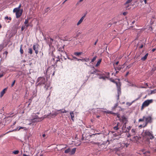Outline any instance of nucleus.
I'll use <instances>...</instances> for the list:
<instances>
[{"label":"nucleus","mask_w":156,"mask_h":156,"mask_svg":"<svg viewBox=\"0 0 156 156\" xmlns=\"http://www.w3.org/2000/svg\"><path fill=\"white\" fill-rule=\"evenodd\" d=\"M127 123V122H126L124 123L123 124V126L122 127V130L123 131H125V130L126 128V124Z\"/></svg>","instance_id":"obj_28"},{"label":"nucleus","mask_w":156,"mask_h":156,"mask_svg":"<svg viewBox=\"0 0 156 156\" xmlns=\"http://www.w3.org/2000/svg\"><path fill=\"white\" fill-rule=\"evenodd\" d=\"M113 129L115 130H117L119 129V128L118 127V126H116L114 127Z\"/></svg>","instance_id":"obj_59"},{"label":"nucleus","mask_w":156,"mask_h":156,"mask_svg":"<svg viewBox=\"0 0 156 156\" xmlns=\"http://www.w3.org/2000/svg\"><path fill=\"white\" fill-rule=\"evenodd\" d=\"M4 48V46L3 45L0 44V50H1Z\"/></svg>","instance_id":"obj_58"},{"label":"nucleus","mask_w":156,"mask_h":156,"mask_svg":"<svg viewBox=\"0 0 156 156\" xmlns=\"http://www.w3.org/2000/svg\"><path fill=\"white\" fill-rule=\"evenodd\" d=\"M32 136V135L30 133H29V134L27 136V138L28 140H29V138L30 137Z\"/></svg>","instance_id":"obj_56"},{"label":"nucleus","mask_w":156,"mask_h":156,"mask_svg":"<svg viewBox=\"0 0 156 156\" xmlns=\"http://www.w3.org/2000/svg\"><path fill=\"white\" fill-rule=\"evenodd\" d=\"M131 128V126H129L128 127H127L126 128V130L125 131H123L122 132H129L130 130V129Z\"/></svg>","instance_id":"obj_32"},{"label":"nucleus","mask_w":156,"mask_h":156,"mask_svg":"<svg viewBox=\"0 0 156 156\" xmlns=\"http://www.w3.org/2000/svg\"><path fill=\"white\" fill-rule=\"evenodd\" d=\"M73 58L76 59L78 61H82V60H81V59L77 58V57H76L75 56H73Z\"/></svg>","instance_id":"obj_45"},{"label":"nucleus","mask_w":156,"mask_h":156,"mask_svg":"<svg viewBox=\"0 0 156 156\" xmlns=\"http://www.w3.org/2000/svg\"><path fill=\"white\" fill-rule=\"evenodd\" d=\"M142 152H143V154L145 155L144 156H150V152L149 151H145V149H143L141 150Z\"/></svg>","instance_id":"obj_10"},{"label":"nucleus","mask_w":156,"mask_h":156,"mask_svg":"<svg viewBox=\"0 0 156 156\" xmlns=\"http://www.w3.org/2000/svg\"><path fill=\"white\" fill-rule=\"evenodd\" d=\"M120 147H115V150L116 151H119L121 150L123 147H125L124 143H122L120 144Z\"/></svg>","instance_id":"obj_11"},{"label":"nucleus","mask_w":156,"mask_h":156,"mask_svg":"<svg viewBox=\"0 0 156 156\" xmlns=\"http://www.w3.org/2000/svg\"><path fill=\"white\" fill-rule=\"evenodd\" d=\"M143 138L146 139V141L148 142V144H150V140H152L154 137L152 134V131L150 132L147 130L142 135Z\"/></svg>","instance_id":"obj_2"},{"label":"nucleus","mask_w":156,"mask_h":156,"mask_svg":"<svg viewBox=\"0 0 156 156\" xmlns=\"http://www.w3.org/2000/svg\"><path fill=\"white\" fill-rule=\"evenodd\" d=\"M91 68H92V69L94 70L93 71L91 72V71H90L88 73L90 75L95 74V73L97 72H100V71L98 70V69H96L94 66H91Z\"/></svg>","instance_id":"obj_8"},{"label":"nucleus","mask_w":156,"mask_h":156,"mask_svg":"<svg viewBox=\"0 0 156 156\" xmlns=\"http://www.w3.org/2000/svg\"><path fill=\"white\" fill-rule=\"evenodd\" d=\"M144 46H145V43L143 42L142 41H140L137 44V47H138V49H141L144 47Z\"/></svg>","instance_id":"obj_5"},{"label":"nucleus","mask_w":156,"mask_h":156,"mask_svg":"<svg viewBox=\"0 0 156 156\" xmlns=\"http://www.w3.org/2000/svg\"><path fill=\"white\" fill-rule=\"evenodd\" d=\"M37 95V91H33V95L32 96V97L33 98H34V97H35Z\"/></svg>","instance_id":"obj_38"},{"label":"nucleus","mask_w":156,"mask_h":156,"mask_svg":"<svg viewBox=\"0 0 156 156\" xmlns=\"http://www.w3.org/2000/svg\"><path fill=\"white\" fill-rule=\"evenodd\" d=\"M51 9L49 7H47V8H45L44 10V14H45V13H48L51 11Z\"/></svg>","instance_id":"obj_15"},{"label":"nucleus","mask_w":156,"mask_h":156,"mask_svg":"<svg viewBox=\"0 0 156 156\" xmlns=\"http://www.w3.org/2000/svg\"><path fill=\"white\" fill-rule=\"evenodd\" d=\"M19 152L18 150H15L13 151L12 153L14 154H17L19 153Z\"/></svg>","instance_id":"obj_42"},{"label":"nucleus","mask_w":156,"mask_h":156,"mask_svg":"<svg viewBox=\"0 0 156 156\" xmlns=\"http://www.w3.org/2000/svg\"><path fill=\"white\" fill-rule=\"evenodd\" d=\"M29 51H28V53L30 55H31L33 54V51L32 49L31 48H30L28 49Z\"/></svg>","instance_id":"obj_35"},{"label":"nucleus","mask_w":156,"mask_h":156,"mask_svg":"<svg viewBox=\"0 0 156 156\" xmlns=\"http://www.w3.org/2000/svg\"><path fill=\"white\" fill-rule=\"evenodd\" d=\"M155 93H156V89H155L154 90H151L150 93L148 94L149 95L150 94H155Z\"/></svg>","instance_id":"obj_40"},{"label":"nucleus","mask_w":156,"mask_h":156,"mask_svg":"<svg viewBox=\"0 0 156 156\" xmlns=\"http://www.w3.org/2000/svg\"><path fill=\"white\" fill-rule=\"evenodd\" d=\"M97 58V56L96 55L91 60V61L90 62V63L94 62L95 60L96 59V58Z\"/></svg>","instance_id":"obj_43"},{"label":"nucleus","mask_w":156,"mask_h":156,"mask_svg":"<svg viewBox=\"0 0 156 156\" xmlns=\"http://www.w3.org/2000/svg\"><path fill=\"white\" fill-rule=\"evenodd\" d=\"M124 144L125 146L126 147H127L128 146L129 144H128V143H124Z\"/></svg>","instance_id":"obj_62"},{"label":"nucleus","mask_w":156,"mask_h":156,"mask_svg":"<svg viewBox=\"0 0 156 156\" xmlns=\"http://www.w3.org/2000/svg\"><path fill=\"white\" fill-rule=\"evenodd\" d=\"M101 61H102L101 58L99 59L98 60V61L97 62V63L96 64V65H95V66L96 67L100 65V64L101 63Z\"/></svg>","instance_id":"obj_24"},{"label":"nucleus","mask_w":156,"mask_h":156,"mask_svg":"<svg viewBox=\"0 0 156 156\" xmlns=\"http://www.w3.org/2000/svg\"><path fill=\"white\" fill-rule=\"evenodd\" d=\"M112 111H104V113H105L108 114H111V113H112Z\"/></svg>","instance_id":"obj_50"},{"label":"nucleus","mask_w":156,"mask_h":156,"mask_svg":"<svg viewBox=\"0 0 156 156\" xmlns=\"http://www.w3.org/2000/svg\"><path fill=\"white\" fill-rule=\"evenodd\" d=\"M23 45L21 44L20 46V52L21 54H22L23 53V50L22 48Z\"/></svg>","instance_id":"obj_31"},{"label":"nucleus","mask_w":156,"mask_h":156,"mask_svg":"<svg viewBox=\"0 0 156 156\" xmlns=\"http://www.w3.org/2000/svg\"><path fill=\"white\" fill-rule=\"evenodd\" d=\"M29 26H30V25L29 24H25V25L24 26L26 29H27Z\"/></svg>","instance_id":"obj_48"},{"label":"nucleus","mask_w":156,"mask_h":156,"mask_svg":"<svg viewBox=\"0 0 156 156\" xmlns=\"http://www.w3.org/2000/svg\"><path fill=\"white\" fill-rule=\"evenodd\" d=\"M139 138L137 136H134L132 140L131 139H130V140H132V141H136V143H137V141L138 140H140V139H139Z\"/></svg>","instance_id":"obj_13"},{"label":"nucleus","mask_w":156,"mask_h":156,"mask_svg":"<svg viewBox=\"0 0 156 156\" xmlns=\"http://www.w3.org/2000/svg\"><path fill=\"white\" fill-rule=\"evenodd\" d=\"M20 11V9H19L17 8H14L13 10V12H18Z\"/></svg>","instance_id":"obj_41"},{"label":"nucleus","mask_w":156,"mask_h":156,"mask_svg":"<svg viewBox=\"0 0 156 156\" xmlns=\"http://www.w3.org/2000/svg\"><path fill=\"white\" fill-rule=\"evenodd\" d=\"M20 23V21L19 20H18V22L16 23V24H15L14 26V27L16 29H18V26L19 25Z\"/></svg>","instance_id":"obj_22"},{"label":"nucleus","mask_w":156,"mask_h":156,"mask_svg":"<svg viewBox=\"0 0 156 156\" xmlns=\"http://www.w3.org/2000/svg\"><path fill=\"white\" fill-rule=\"evenodd\" d=\"M15 82H16V80H15L13 81V82L11 85V87H13L14 86Z\"/></svg>","instance_id":"obj_57"},{"label":"nucleus","mask_w":156,"mask_h":156,"mask_svg":"<svg viewBox=\"0 0 156 156\" xmlns=\"http://www.w3.org/2000/svg\"><path fill=\"white\" fill-rule=\"evenodd\" d=\"M71 119L73 121H74V119H73V118H74V115H71Z\"/></svg>","instance_id":"obj_61"},{"label":"nucleus","mask_w":156,"mask_h":156,"mask_svg":"<svg viewBox=\"0 0 156 156\" xmlns=\"http://www.w3.org/2000/svg\"><path fill=\"white\" fill-rule=\"evenodd\" d=\"M145 118V117L144 116L142 119H139V122H140L144 121Z\"/></svg>","instance_id":"obj_44"},{"label":"nucleus","mask_w":156,"mask_h":156,"mask_svg":"<svg viewBox=\"0 0 156 156\" xmlns=\"http://www.w3.org/2000/svg\"><path fill=\"white\" fill-rule=\"evenodd\" d=\"M148 55V53H147V54H145V55L143 57H142L141 58V60L143 61H145L147 59Z\"/></svg>","instance_id":"obj_17"},{"label":"nucleus","mask_w":156,"mask_h":156,"mask_svg":"<svg viewBox=\"0 0 156 156\" xmlns=\"http://www.w3.org/2000/svg\"><path fill=\"white\" fill-rule=\"evenodd\" d=\"M46 80L44 77H38L37 80V82L36 83V87L37 88L38 86L44 85V87L46 90H47L50 86V83H45Z\"/></svg>","instance_id":"obj_1"},{"label":"nucleus","mask_w":156,"mask_h":156,"mask_svg":"<svg viewBox=\"0 0 156 156\" xmlns=\"http://www.w3.org/2000/svg\"><path fill=\"white\" fill-rule=\"evenodd\" d=\"M18 128H16V129H12V131H9L8 132H6L5 134H7L9 133H10V132H14V131H16L17 130L18 131Z\"/></svg>","instance_id":"obj_36"},{"label":"nucleus","mask_w":156,"mask_h":156,"mask_svg":"<svg viewBox=\"0 0 156 156\" xmlns=\"http://www.w3.org/2000/svg\"><path fill=\"white\" fill-rule=\"evenodd\" d=\"M50 41L48 43V45L49 47H50L52 45V42L54 41V39L51 37H50Z\"/></svg>","instance_id":"obj_23"},{"label":"nucleus","mask_w":156,"mask_h":156,"mask_svg":"<svg viewBox=\"0 0 156 156\" xmlns=\"http://www.w3.org/2000/svg\"><path fill=\"white\" fill-rule=\"evenodd\" d=\"M153 101V100L152 99L146 100L143 103V106H144L145 107L147 106L150 104L152 103Z\"/></svg>","instance_id":"obj_6"},{"label":"nucleus","mask_w":156,"mask_h":156,"mask_svg":"<svg viewBox=\"0 0 156 156\" xmlns=\"http://www.w3.org/2000/svg\"><path fill=\"white\" fill-rule=\"evenodd\" d=\"M58 62H59L61 63L62 62H61V59H57L56 60V61H55V64H54V65L55 66V65L56 66H57V63Z\"/></svg>","instance_id":"obj_27"},{"label":"nucleus","mask_w":156,"mask_h":156,"mask_svg":"<svg viewBox=\"0 0 156 156\" xmlns=\"http://www.w3.org/2000/svg\"><path fill=\"white\" fill-rule=\"evenodd\" d=\"M18 131L20 130L21 129H23L24 130H27V129L25 127L19 126V127H18Z\"/></svg>","instance_id":"obj_29"},{"label":"nucleus","mask_w":156,"mask_h":156,"mask_svg":"<svg viewBox=\"0 0 156 156\" xmlns=\"http://www.w3.org/2000/svg\"><path fill=\"white\" fill-rule=\"evenodd\" d=\"M133 0H127L125 3V5L131 2Z\"/></svg>","instance_id":"obj_51"},{"label":"nucleus","mask_w":156,"mask_h":156,"mask_svg":"<svg viewBox=\"0 0 156 156\" xmlns=\"http://www.w3.org/2000/svg\"><path fill=\"white\" fill-rule=\"evenodd\" d=\"M5 126V125L3 124L2 121L1 120H0V129H2V128L4 127Z\"/></svg>","instance_id":"obj_26"},{"label":"nucleus","mask_w":156,"mask_h":156,"mask_svg":"<svg viewBox=\"0 0 156 156\" xmlns=\"http://www.w3.org/2000/svg\"><path fill=\"white\" fill-rule=\"evenodd\" d=\"M71 151V149L70 148H68L67 149L65 150L64 151V153H70Z\"/></svg>","instance_id":"obj_37"},{"label":"nucleus","mask_w":156,"mask_h":156,"mask_svg":"<svg viewBox=\"0 0 156 156\" xmlns=\"http://www.w3.org/2000/svg\"><path fill=\"white\" fill-rule=\"evenodd\" d=\"M118 105V103H116L115 104L114 106L112 108V110L114 111V110H115V109L117 107Z\"/></svg>","instance_id":"obj_33"},{"label":"nucleus","mask_w":156,"mask_h":156,"mask_svg":"<svg viewBox=\"0 0 156 156\" xmlns=\"http://www.w3.org/2000/svg\"><path fill=\"white\" fill-rule=\"evenodd\" d=\"M39 46V45L36 43L34 44L33 45V50L35 51V53L36 54H37L39 52L38 49Z\"/></svg>","instance_id":"obj_7"},{"label":"nucleus","mask_w":156,"mask_h":156,"mask_svg":"<svg viewBox=\"0 0 156 156\" xmlns=\"http://www.w3.org/2000/svg\"><path fill=\"white\" fill-rule=\"evenodd\" d=\"M7 90V88L4 89L1 93V96H3L4 94L5 93V91Z\"/></svg>","instance_id":"obj_25"},{"label":"nucleus","mask_w":156,"mask_h":156,"mask_svg":"<svg viewBox=\"0 0 156 156\" xmlns=\"http://www.w3.org/2000/svg\"><path fill=\"white\" fill-rule=\"evenodd\" d=\"M29 21L28 19H25V21L24 22V23L25 24H28Z\"/></svg>","instance_id":"obj_54"},{"label":"nucleus","mask_w":156,"mask_h":156,"mask_svg":"<svg viewBox=\"0 0 156 156\" xmlns=\"http://www.w3.org/2000/svg\"><path fill=\"white\" fill-rule=\"evenodd\" d=\"M82 59H81V60H82V61H85L86 62H87L90 60V59L89 58H82Z\"/></svg>","instance_id":"obj_34"},{"label":"nucleus","mask_w":156,"mask_h":156,"mask_svg":"<svg viewBox=\"0 0 156 156\" xmlns=\"http://www.w3.org/2000/svg\"><path fill=\"white\" fill-rule=\"evenodd\" d=\"M61 111V112L62 113H66L68 112L67 111H66L65 110H64L63 111H62V110L60 109L59 110H58V111Z\"/></svg>","instance_id":"obj_46"},{"label":"nucleus","mask_w":156,"mask_h":156,"mask_svg":"<svg viewBox=\"0 0 156 156\" xmlns=\"http://www.w3.org/2000/svg\"><path fill=\"white\" fill-rule=\"evenodd\" d=\"M33 98H34L32 97H31L29 99L28 101L26 102V103H31Z\"/></svg>","instance_id":"obj_47"},{"label":"nucleus","mask_w":156,"mask_h":156,"mask_svg":"<svg viewBox=\"0 0 156 156\" xmlns=\"http://www.w3.org/2000/svg\"><path fill=\"white\" fill-rule=\"evenodd\" d=\"M141 97V96H139V97L136 99L135 100H134L130 104H129V105H131V104L133 103V102H135L136 101H137V100H138Z\"/></svg>","instance_id":"obj_39"},{"label":"nucleus","mask_w":156,"mask_h":156,"mask_svg":"<svg viewBox=\"0 0 156 156\" xmlns=\"http://www.w3.org/2000/svg\"><path fill=\"white\" fill-rule=\"evenodd\" d=\"M112 23H109L107 25V27H109L112 26Z\"/></svg>","instance_id":"obj_60"},{"label":"nucleus","mask_w":156,"mask_h":156,"mask_svg":"<svg viewBox=\"0 0 156 156\" xmlns=\"http://www.w3.org/2000/svg\"><path fill=\"white\" fill-rule=\"evenodd\" d=\"M76 148H74L72 149V150H71L70 152L69 153L70 155H72L74 154L76 152Z\"/></svg>","instance_id":"obj_16"},{"label":"nucleus","mask_w":156,"mask_h":156,"mask_svg":"<svg viewBox=\"0 0 156 156\" xmlns=\"http://www.w3.org/2000/svg\"><path fill=\"white\" fill-rule=\"evenodd\" d=\"M113 65H114V68L115 70H116L117 69L119 70H120L122 68V67H115V66L114 64H113Z\"/></svg>","instance_id":"obj_30"},{"label":"nucleus","mask_w":156,"mask_h":156,"mask_svg":"<svg viewBox=\"0 0 156 156\" xmlns=\"http://www.w3.org/2000/svg\"><path fill=\"white\" fill-rule=\"evenodd\" d=\"M121 118L122 119L123 123H124L125 121L126 122L128 121L127 118L124 115L122 116Z\"/></svg>","instance_id":"obj_21"},{"label":"nucleus","mask_w":156,"mask_h":156,"mask_svg":"<svg viewBox=\"0 0 156 156\" xmlns=\"http://www.w3.org/2000/svg\"><path fill=\"white\" fill-rule=\"evenodd\" d=\"M108 79L111 82L115 83L116 85L118 91L117 100H118L119 99V96L121 94V82H119L118 83L117 82L115 81V80L113 79L112 78H110L109 77Z\"/></svg>","instance_id":"obj_3"},{"label":"nucleus","mask_w":156,"mask_h":156,"mask_svg":"<svg viewBox=\"0 0 156 156\" xmlns=\"http://www.w3.org/2000/svg\"><path fill=\"white\" fill-rule=\"evenodd\" d=\"M22 14H21V12H20V11L18 12H16V17L17 18H19L22 15Z\"/></svg>","instance_id":"obj_18"},{"label":"nucleus","mask_w":156,"mask_h":156,"mask_svg":"<svg viewBox=\"0 0 156 156\" xmlns=\"http://www.w3.org/2000/svg\"><path fill=\"white\" fill-rule=\"evenodd\" d=\"M145 123L144 126H143V127H144L146 126L148 123H151L152 122V118L150 116H149L145 118Z\"/></svg>","instance_id":"obj_4"},{"label":"nucleus","mask_w":156,"mask_h":156,"mask_svg":"<svg viewBox=\"0 0 156 156\" xmlns=\"http://www.w3.org/2000/svg\"><path fill=\"white\" fill-rule=\"evenodd\" d=\"M5 20H11L12 19V18L11 17H9L8 16H6L5 18Z\"/></svg>","instance_id":"obj_53"},{"label":"nucleus","mask_w":156,"mask_h":156,"mask_svg":"<svg viewBox=\"0 0 156 156\" xmlns=\"http://www.w3.org/2000/svg\"><path fill=\"white\" fill-rule=\"evenodd\" d=\"M39 54L40 55L41 57H42L43 55V54L42 51H40L39 52Z\"/></svg>","instance_id":"obj_55"},{"label":"nucleus","mask_w":156,"mask_h":156,"mask_svg":"<svg viewBox=\"0 0 156 156\" xmlns=\"http://www.w3.org/2000/svg\"><path fill=\"white\" fill-rule=\"evenodd\" d=\"M82 52H74L73 53V55H76V56H78L80 55H81L82 54Z\"/></svg>","instance_id":"obj_20"},{"label":"nucleus","mask_w":156,"mask_h":156,"mask_svg":"<svg viewBox=\"0 0 156 156\" xmlns=\"http://www.w3.org/2000/svg\"><path fill=\"white\" fill-rule=\"evenodd\" d=\"M25 28V26L23 25L22 26L21 29V31H23Z\"/></svg>","instance_id":"obj_63"},{"label":"nucleus","mask_w":156,"mask_h":156,"mask_svg":"<svg viewBox=\"0 0 156 156\" xmlns=\"http://www.w3.org/2000/svg\"><path fill=\"white\" fill-rule=\"evenodd\" d=\"M58 114V113L56 112H53L52 113L51 112L49 114L47 115V116H50L52 118H54Z\"/></svg>","instance_id":"obj_9"},{"label":"nucleus","mask_w":156,"mask_h":156,"mask_svg":"<svg viewBox=\"0 0 156 156\" xmlns=\"http://www.w3.org/2000/svg\"><path fill=\"white\" fill-rule=\"evenodd\" d=\"M66 57L68 59L70 60H73V58H71L70 57H69L66 54Z\"/></svg>","instance_id":"obj_64"},{"label":"nucleus","mask_w":156,"mask_h":156,"mask_svg":"<svg viewBox=\"0 0 156 156\" xmlns=\"http://www.w3.org/2000/svg\"><path fill=\"white\" fill-rule=\"evenodd\" d=\"M106 73L108 75V76H102V77H99V78L100 79H102L104 80H105L106 78L108 79V78H109V77L110 73L109 72H106Z\"/></svg>","instance_id":"obj_14"},{"label":"nucleus","mask_w":156,"mask_h":156,"mask_svg":"<svg viewBox=\"0 0 156 156\" xmlns=\"http://www.w3.org/2000/svg\"><path fill=\"white\" fill-rule=\"evenodd\" d=\"M16 122H15L13 124L11 125L10 127H9L8 129H9L10 128H13V126L16 124Z\"/></svg>","instance_id":"obj_52"},{"label":"nucleus","mask_w":156,"mask_h":156,"mask_svg":"<svg viewBox=\"0 0 156 156\" xmlns=\"http://www.w3.org/2000/svg\"><path fill=\"white\" fill-rule=\"evenodd\" d=\"M107 142L104 141L102 143L101 142H97V144L96 145H97L99 148H101L103 147V145H105Z\"/></svg>","instance_id":"obj_12"},{"label":"nucleus","mask_w":156,"mask_h":156,"mask_svg":"<svg viewBox=\"0 0 156 156\" xmlns=\"http://www.w3.org/2000/svg\"><path fill=\"white\" fill-rule=\"evenodd\" d=\"M39 119V118L38 117V115H35L34 116V117H33V119Z\"/></svg>","instance_id":"obj_49"},{"label":"nucleus","mask_w":156,"mask_h":156,"mask_svg":"<svg viewBox=\"0 0 156 156\" xmlns=\"http://www.w3.org/2000/svg\"><path fill=\"white\" fill-rule=\"evenodd\" d=\"M85 18V16H83L79 20L78 22L77 23V25H78L80 24L83 21V20Z\"/></svg>","instance_id":"obj_19"}]
</instances>
